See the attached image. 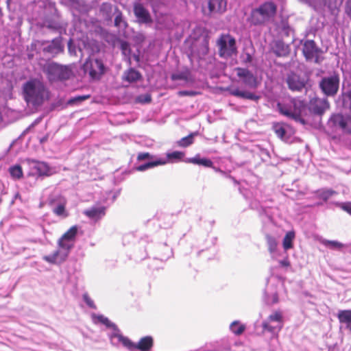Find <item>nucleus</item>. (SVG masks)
<instances>
[{
	"instance_id": "41",
	"label": "nucleus",
	"mask_w": 351,
	"mask_h": 351,
	"mask_svg": "<svg viewBox=\"0 0 351 351\" xmlns=\"http://www.w3.org/2000/svg\"><path fill=\"white\" fill-rule=\"evenodd\" d=\"M282 106L285 107L287 109L293 110V106H291V102L290 99L289 100V101L287 103H278L277 104V108L280 113H281Z\"/></svg>"
},
{
	"instance_id": "6",
	"label": "nucleus",
	"mask_w": 351,
	"mask_h": 351,
	"mask_svg": "<svg viewBox=\"0 0 351 351\" xmlns=\"http://www.w3.org/2000/svg\"><path fill=\"white\" fill-rule=\"evenodd\" d=\"M219 55L228 58L237 53L235 39L230 34H221L217 41Z\"/></svg>"
},
{
	"instance_id": "47",
	"label": "nucleus",
	"mask_w": 351,
	"mask_h": 351,
	"mask_svg": "<svg viewBox=\"0 0 351 351\" xmlns=\"http://www.w3.org/2000/svg\"><path fill=\"white\" fill-rule=\"evenodd\" d=\"M47 27L50 29H55V30H59L62 28L60 24L59 23H50L48 24Z\"/></svg>"
},
{
	"instance_id": "49",
	"label": "nucleus",
	"mask_w": 351,
	"mask_h": 351,
	"mask_svg": "<svg viewBox=\"0 0 351 351\" xmlns=\"http://www.w3.org/2000/svg\"><path fill=\"white\" fill-rule=\"evenodd\" d=\"M278 297L276 293H274L272 295L271 300H269V298L267 299V302L270 304L276 303V302H278Z\"/></svg>"
},
{
	"instance_id": "35",
	"label": "nucleus",
	"mask_w": 351,
	"mask_h": 351,
	"mask_svg": "<svg viewBox=\"0 0 351 351\" xmlns=\"http://www.w3.org/2000/svg\"><path fill=\"white\" fill-rule=\"evenodd\" d=\"M275 133L276 135L281 139L284 140L285 138V129L280 125H276L274 127Z\"/></svg>"
},
{
	"instance_id": "4",
	"label": "nucleus",
	"mask_w": 351,
	"mask_h": 351,
	"mask_svg": "<svg viewBox=\"0 0 351 351\" xmlns=\"http://www.w3.org/2000/svg\"><path fill=\"white\" fill-rule=\"evenodd\" d=\"M276 5L274 3L267 1L258 8L252 10L250 21L254 25H261L273 18L276 12Z\"/></svg>"
},
{
	"instance_id": "29",
	"label": "nucleus",
	"mask_w": 351,
	"mask_h": 351,
	"mask_svg": "<svg viewBox=\"0 0 351 351\" xmlns=\"http://www.w3.org/2000/svg\"><path fill=\"white\" fill-rule=\"evenodd\" d=\"M295 237L293 232H288L283 239V247L285 250L291 249L292 245L293 240Z\"/></svg>"
},
{
	"instance_id": "53",
	"label": "nucleus",
	"mask_w": 351,
	"mask_h": 351,
	"mask_svg": "<svg viewBox=\"0 0 351 351\" xmlns=\"http://www.w3.org/2000/svg\"><path fill=\"white\" fill-rule=\"evenodd\" d=\"M151 100H152V99H151V97H150V95H145V96H144V99H143V101L144 102H145V103H149V102H150V101H151Z\"/></svg>"
},
{
	"instance_id": "32",
	"label": "nucleus",
	"mask_w": 351,
	"mask_h": 351,
	"mask_svg": "<svg viewBox=\"0 0 351 351\" xmlns=\"http://www.w3.org/2000/svg\"><path fill=\"white\" fill-rule=\"evenodd\" d=\"M336 192L331 189H323L318 191V197L324 201L328 200Z\"/></svg>"
},
{
	"instance_id": "9",
	"label": "nucleus",
	"mask_w": 351,
	"mask_h": 351,
	"mask_svg": "<svg viewBox=\"0 0 351 351\" xmlns=\"http://www.w3.org/2000/svg\"><path fill=\"white\" fill-rule=\"evenodd\" d=\"M319 86L323 93L328 97L335 96L339 86V77L337 74L324 76L319 83Z\"/></svg>"
},
{
	"instance_id": "31",
	"label": "nucleus",
	"mask_w": 351,
	"mask_h": 351,
	"mask_svg": "<svg viewBox=\"0 0 351 351\" xmlns=\"http://www.w3.org/2000/svg\"><path fill=\"white\" fill-rule=\"evenodd\" d=\"M9 171L12 177L14 178L19 179L23 176L22 169L19 165H14L10 167Z\"/></svg>"
},
{
	"instance_id": "15",
	"label": "nucleus",
	"mask_w": 351,
	"mask_h": 351,
	"mask_svg": "<svg viewBox=\"0 0 351 351\" xmlns=\"http://www.w3.org/2000/svg\"><path fill=\"white\" fill-rule=\"evenodd\" d=\"M49 204L53 206L52 210L53 213L62 218L68 216V213L65 209L66 199L60 195H55L49 197Z\"/></svg>"
},
{
	"instance_id": "50",
	"label": "nucleus",
	"mask_w": 351,
	"mask_h": 351,
	"mask_svg": "<svg viewBox=\"0 0 351 351\" xmlns=\"http://www.w3.org/2000/svg\"><path fill=\"white\" fill-rule=\"evenodd\" d=\"M279 264L282 267H288L290 266V262L288 258H285V259L280 261Z\"/></svg>"
},
{
	"instance_id": "51",
	"label": "nucleus",
	"mask_w": 351,
	"mask_h": 351,
	"mask_svg": "<svg viewBox=\"0 0 351 351\" xmlns=\"http://www.w3.org/2000/svg\"><path fill=\"white\" fill-rule=\"evenodd\" d=\"M68 49L70 54L75 55V49L73 46L72 40L71 39L68 43Z\"/></svg>"
},
{
	"instance_id": "2",
	"label": "nucleus",
	"mask_w": 351,
	"mask_h": 351,
	"mask_svg": "<svg viewBox=\"0 0 351 351\" xmlns=\"http://www.w3.org/2000/svg\"><path fill=\"white\" fill-rule=\"evenodd\" d=\"M24 99L33 107L41 106L49 97V91L44 83L38 79H32L23 86Z\"/></svg>"
},
{
	"instance_id": "22",
	"label": "nucleus",
	"mask_w": 351,
	"mask_h": 351,
	"mask_svg": "<svg viewBox=\"0 0 351 351\" xmlns=\"http://www.w3.org/2000/svg\"><path fill=\"white\" fill-rule=\"evenodd\" d=\"M339 322L351 332V310H341L337 313Z\"/></svg>"
},
{
	"instance_id": "12",
	"label": "nucleus",
	"mask_w": 351,
	"mask_h": 351,
	"mask_svg": "<svg viewBox=\"0 0 351 351\" xmlns=\"http://www.w3.org/2000/svg\"><path fill=\"white\" fill-rule=\"evenodd\" d=\"M83 68L92 79H99L104 72V64L98 59L88 58L84 64Z\"/></svg>"
},
{
	"instance_id": "34",
	"label": "nucleus",
	"mask_w": 351,
	"mask_h": 351,
	"mask_svg": "<svg viewBox=\"0 0 351 351\" xmlns=\"http://www.w3.org/2000/svg\"><path fill=\"white\" fill-rule=\"evenodd\" d=\"M267 241L269 252L271 254L274 253L277 247V241L271 236H267Z\"/></svg>"
},
{
	"instance_id": "39",
	"label": "nucleus",
	"mask_w": 351,
	"mask_h": 351,
	"mask_svg": "<svg viewBox=\"0 0 351 351\" xmlns=\"http://www.w3.org/2000/svg\"><path fill=\"white\" fill-rule=\"evenodd\" d=\"M187 75L186 73L181 72V73H173L171 75V79L172 80H186Z\"/></svg>"
},
{
	"instance_id": "42",
	"label": "nucleus",
	"mask_w": 351,
	"mask_h": 351,
	"mask_svg": "<svg viewBox=\"0 0 351 351\" xmlns=\"http://www.w3.org/2000/svg\"><path fill=\"white\" fill-rule=\"evenodd\" d=\"M137 159L138 160H143L145 159H153V156H152L149 153H140L137 156Z\"/></svg>"
},
{
	"instance_id": "23",
	"label": "nucleus",
	"mask_w": 351,
	"mask_h": 351,
	"mask_svg": "<svg viewBox=\"0 0 351 351\" xmlns=\"http://www.w3.org/2000/svg\"><path fill=\"white\" fill-rule=\"evenodd\" d=\"M208 8L211 13H221L226 9V0H209Z\"/></svg>"
},
{
	"instance_id": "21",
	"label": "nucleus",
	"mask_w": 351,
	"mask_h": 351,
	"mask_svg": "<svg viewBox=\"0 0 351 351\" xmlns=\"http://www.w3.org/2000/svg\"><path fill=\"white\" fill-rule=\"evenodd\" d=\"M229 92L230 95L243 99H247L252 101H257L260 99L259 96L249 91L241 90L238 88H230Z\"/></svg>"
},
{
	"instance_id": "27",
	"label": "nucleus",
	"mask_w": 351,
	"mask_h": 351,
	"mask_svg": "<svg viewBox=\"0 0 351 351\" xmlns=\"http://www.w3.org/2000/svg\"><path fill=\"white\" fill-rule=\"evenodd\" d=\"M187 162L195 165H202L206 167H211L213 165V162L210 159L206 158H201L198 155L193 158H189Z\"/></svg>"
},
{
	"instance_id": "40",
	"label": "nucleus",
	"mask_w": 351,
	"mask_h": 351,
	"mask_svg": "<svg viewBox=\"0 0 351 351\" xmlns=\"http://www.w3.org/2000/svg\"><path fill=\"white\" fill-rule=\"evenodd\" d=\"M83 300L86 302V304L92 308H96V306L94 304V302L92 300V299L89 297L88 293L83 294Z\"/></svg>"
},
{
	"instance_id": "38",
	"label": "nucleus",
	"mask_w": 351,
	"mask_h": 351,
	"mask_svg": "<svg viewBox=\"0 0 351 351\" xmlns=\"http://www.w3.org/2000/svg\"><path fill=\"white\" fill-rule=\"evenodd\" d=\"M324 244L331 248H341L343 247V244L335 241H325Z\"/></svg>"
},
{
	"instance_id": "5",
	"label": "nucleus",
	"mask_w": 351,
	"mask_h": 351,
	"mask_svg": "<svg viewBox=\"0 0 351 351\" xmlns=\"http://www.w3.org/2000/svg\"><path fill=\"white\" fill-rule=\"evenodd\" d=\"M43 71L47 75V79L51 82L66 80L73 75L70 66L60 65L55 62L47 64L43 68Z\"/></svg>"
},
{
	"instance_id": "16",
	"label": "nucleus",
	"mask_w": 351,
	"mask_h": 351,
	"mask_svg": "<svg viewBox=\"0 0 351 351\" xmlns=\"http://www.w3.org/2000/svg\"><path fill=\"white\" fill-rule=\"evenodd\" d=\"M42 45L43 46V51L52 56L57 55L64 50L61 37L56 38L51 41H44Z\"/></svg>"
},
{
	"instance_id": "37",
	"label": "nucleus",
	"mask_w": 351,
	"mask_h": 351,
	"mask_svg": "<svg viewBox=\"0 0 351 351\" xmlns=\"http://www.w3.org/2000/svg\"><path fill=\"white\" fill-rule=\"evenodd\" d=\"M114 10L117 12V15L114 19V25L118 27H122L125 25V23L123 21L121 14L118 12L117 8H114Z\"/></svg>"
},
{
	"instance_id": "24",
	"label": "nucleus",
	"mask_w": 351,
	"mask_h": 351,
	"mask_svg": "<svg viewBox=\"0 0 351 351\" xmlns=\"http://www.w3.org/2000/svg\"><path fill=\"white\" fill-rule=\"evenodd\" d=\"M84 214L90 218L96 219L101 217L105 214V208L104 206L92 207L84 211Z\"/></svg>"
},
{
	"instance_id": "28",
	"label": "nucleus",
	"mask_w": 351,
	"mask_h": 351,
	"mask_svg": "<svg viewBox=\"0 0 351 351\" xmlns=\"http://www.w3.org/2000/svg\"><path fill=\"white\" fill-rule=\"evenodd\" d=\"M141 77L140 73L134 69H130L126 71L123 76V79L128 82H134Z\"/></svg>"
},
{
	"instance_id": "54",
	"label": "nucleus",
	"mask_w": 351,
	"mask_h": 351,
	"mask_svg": "<svg viewBox=\"0 0 351 351\" xmlns=\"http://www.w3.org/2000/svg\"><path fill=\"white\" fill-rule=\"evenodd\" d=\"M121 47H122L123 50H124V51H125V50L126 49L127 47H128V44H127V43H123V44L121 45Z\"/></svg>"
},
{
	"instance_id": "14",
	"label": "nucleus",
	"mask_w": 351,
	"mask_h": 351,
	"mask_svg": "<svg viewBox=\"0 0 351 351\" xmlns=\"http://www.w3.org/2000/svg\"><path fill=\"white\" fill-rule=\"evenodd\" d=\"M236 75L242 83L250 88L257 87V79L256 76L248 69L241 67H236L233 70Z\"/></svg>"
},
{
	"instance_id": "11",
	"label": "nucleus",
	"mask_w": 351,
	"mask_h": 351,
	"mask_svg": "<svg viewBox=\"0 0 351 351\" xmlns=\"http://www.w3.org/2000/svg\"><path fill=\"white\" fill-rule=\"evenodd\" d=\"M291 102V106H293V110L287 109L282 106L281 114L294 120H300L302 113L305 110V103L296 98L290 99Z\"/></svg>"
},
{
	"instance_id": "30",
	"label": "nucleus",
	"mask_w": 351,
	"mask_h": 351,
	"mask_svg": "<svg viewBox=\"0 0 351 351\" xmlns=\"http://www.w3.org/2000/svg\"><path fill=\"white\" fill-rule=\"evenodd\" d=\"M230 329L234 334L239 335L243 332L245 327L244 325L241 324L239 322L234 321L230 324Z\"/></svg>"
},
{
	"instance_id": "46",
	"label": "nucleus",
	"mask_w": 351,
	"mask_h": 351,
	"mask_svg": "<svg viewBox=\"0 0 351 351\" xmlns=\"http://www.w3.org/2000/svg\"><path fill=\"white\" fill-rule=\"evenodd\" d=\"M346 13L351 19V0H348L346 4Z\"/></svg>"
},
{
	"instance_id": "36",
	"label": "nucleus",
	"mask_w": 351,
	"mask_h": 351,
	"mask_svg": "<svg viewBox=\"0 0 351 351\" xmlns=\"http://www.w3.org/2000/svg\"><path fill=\"white\" fill-rule=\"evenodd\" d=\"M208 51V40L206 37H204L202 42V47L199 52V57L201 56L206 55Z\"/></svg>"
},
{
	"instance_id": "52",
	"label": "nucleus",
	"mask_w": 351,
	"mask_h": 351,
	"mask_svg": "<svg viewBox=\"0 0 351 351\" xmlns=\"http://www.w3.org/2000/svg\"><path fill=\"white\" fill-rule=\"evenodd\" d=\"M252 60V57L249 53H246L243 56V62L245 63L251 62Z\"/></svg>"
},
{
	"instance_id": "3",
	"label": "nucleus",
	"mask_w": 351,
	"mask_h": 351,
	"mask_svg": "<svg viewBox=\"0 0 351 351\" xmlns=\"http://www.w3.org/2000/svg\"><path fill=\"white\" fill-rule=\"evenodd\" d=\"M110 339L113 345L121 343L123 346L130 351H134L135 350L150 351L154 346V340L151 336L141 338L137 343L132 342L128 337H123L119 333L110 335Z\"/></svg>"
},
{
	"instance_id": "25",
	"label": "nucleus",
	"mask_w": 351,
	"mask_h": 351,
	"mask_svg": "<svg viewBox=\"0 0 351 351\" xmlns=\"http://www.w3.org/2000/svg\"><path fill=\"white\" fill-rule=\"evenodd\" d=\"M274 51L278 56H285L289 53V46L282 41H276L274 44Z\"/></svg>"
},
{
	"instance_id": "48",
	"label": "nucleus",
	"mask_w": 351,
	"mask_h": 351,
	"mask_svg": "<svg viewBox=\"0 0 351 351\" xmlns=\"http://www.w3.org/2000/svg\"><path fill=\"white\" fill-rule=\"evenodd\" d=\"M101 10H106L107 12H112V7L108 3H104L101 7Z\"/></svg>"
},
{
	"instance_id": "45",
	"label": "nucleus",
	"mask_w": 351,
	"mask_h": 351,
	"mask_svg": "<svg viewBox=\"0 0 351 351\" xmlns=\"http://www.w3.org/2000/svg\"><path fill=\"white\" fill-rule=\"evenodd\" d=\"M341 207L343 210L351 215V202L342 204Z\"/></svg>"
},
{
	"instance_id": "26",
	"label": "nucleus",
	"mask_w": 351,
	"mask_h": 351,
	"mask_svg": "<svg viewBox=\"0 0 351 351\" xmlns=\"http://www.w3.org/2000/svg\"><path fill=\"white\" fill-rule=\"evenodd\" d=\"M93 319L95 323H101L106 325L108 328H112L114 329V332L112 334L119 333V330L117 329L116 326L110 322V321L102 315H93Z\"/></svg>"
},
{
	"instance_id": "1",
	"label": "nucleus",
	"mask_w": 351,
	"mask_h": 351,
	"mask_svg": "<svg viewBox=\"0 0 351 351\" xmlns=\"http://www.w3.org/2000/svg\"><path fill=\"white\" fill-rule=\"evenodd\" d=\"M78 231L77 226L71 227L58 241V250L53 254L46 255L43 259L50 264H61L69 256L73 248Z\"/></svg>"
},
{
	"instance_id": "7",
	"label": "nucleus",
	"mask_w": 351,
	"mask_h": 351,
	"mask_svg": "<svg viewBox=\"0 0 351 351\" xmlns=\"http://www.w3.org/2000/svg\"><path fill=\"white\" fill-rule=\"evenodd\" d=\"M348 96L350 101L349 117H345L339 114H334L328 122V127L334 131L341 130L343 132L351 133V90L349 92Z\"/></svg>"
},
{
	"instance_id": "8",
	"label": "nucleus",
	"mask_w": 351,
	"mask_h": 351,
	"mask_svg": "<svg viewBox=\"0 0 351 351\" xmlns=\"http://www.w3.org/2000/svg\"><path fill=\"white\" fill-rule=\"evenodd\" d=\"M283 326V317L280 311H275L262 323L263 332L276 335Z\"/></svg>"
},
{
	"instance_id": "20",
	"label": "nucleus",
	"mask_w": 351,
	"mask_h": 351,
	"mask_svg": "<svg viewBox=\"0 0 351 351\" xmlns=\"http://www.w3.org/2000/svg\"><path fill=\"white\" fill-rule=\"evenodd\" d=\"M134 12L139 22L143 23L151 22L152 19L149 13L142 5H135L134 8Z\"/></svg>"
},
{
	"instance_id": "33",
	"label": "nucleus",
	"mask_w": 351,
	"mask_h": 351,
	"mask_svg": "<svg viewBox=\"0 0 351 351\" xmlns=\"http://www.w3.org/2000/svg\"><path fill=\"white\" fill-rule=\"evenodd\" d=\"M194 135H195V134H191L189 136L181 138L178 142V145L180 147H187V146L191 145L193 142Z\"/></svg>"
},
{
	"instance_id": "17",
	"label": "nucleus",
	"mask_w": 351,
	"mask_h": 351,
	"mask_svg": "<svg viewBox=\"0 0 351 351\" xmlns=\"http://www.w3.org/2000/svg\"><path fill=\"white\" fill-rule=\"evenodd\" d=\"M29 165L32 169V173L38 176H49L53 173V170L45 162L35 160L29 161Z\"/></svg>"
},
{
	"instance_id": "44",
	"label": "nucleus",
	"mask_w": 351,
	"mask_h": 351,
	"mask_svg": "<svg viewBox=\"0 0 351 351\" xmlns=\"http://www.w3.org/2000/svg\"><path fill=\"white\" fill-rule=\"evenodd\" d=\"M196 94V92L191 90H180L178 92L180 96H194Z\"/></svg>"
},
{
	"instance_id": "19",
	"label": "nucleus",
	"mask_w": 351,
	"mask_h": 351,
	"mask_svg": "<svg viewBox=\"0 0 351 351\" xmlns=\"http://www.w3.org/2000/svg\"><path fill=\"white\" fill-rule=\"evenodd\" d=\"M308 108L313 113L321 114L329 108V104L325 99L313 98L310 101Z\"/></svg>"
},
{
	"instance_id": "13",
	"label": "nucleus",
	"mask_w": 351,
	"mask_h": 351,
	"mask_svg": "<svg viewBox=\"0 0 351 351\" xmlns=\"http://www.w3.org/2000/svg\"><path fill=\"white\" fill-rule=\"evenodd\" d=\"M320 51L319 47L312 40H307L302 45V53L306 60L319 63Z\"/></svg>"
},
{
	"instance_id": "10",
	"label": "nucleus",
	"mask_w": 351,
	"mask_h": 351,
	"mask_svg": "<svg viewBox=\"0 0 351 351\" xmlns=\"http://www.w3.org/2000/svg\"><path fill=\"white\" fill-rule=\"evenodd\" d=\"M184 154L182 152L175 151L167 154V158H159L154 160L147 162L143 165H138L136 167L138 171H144L148 169L153 168L158 165H165L168 160L176 161L180 160L184 157Z\"/></svg>"
},
{
	"instance_id": "18",
	"label": "nucleus",
	"mask_w": 351,
	"mask_h": 351,
	"mask_svg": "<svg viewBox=\"0 0 351 351\" xmlns=\"http://www.w3.org/2000/svg\"><path fill=\"white\" fill-rule=\"evenodd\" d=\"M286 82L289 89L293 91H301L306 85V80L295 73L288 75Z\"/></svg>"
},
{
	"instance_id": "43",
	"label": "nucleus",
	"mask_w": 351,
	"mask_h": 351,
	"mask_svg": "<svg viewBox=\"0 0 351 351\" xmlns=\"http://www.w3.org/2000/svg\"><path fill=\"white\" fill-rule=\"evenodd\" d=\"M88 98H89V95H83V96L75 97L71 99L69 101V103L71 104V103H75L77 101H84Z\"/></svg>"
}]
</instances>
